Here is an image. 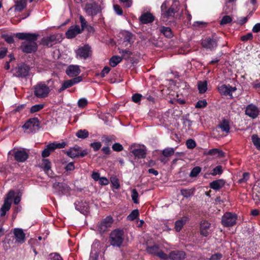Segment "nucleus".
Returning a JSON list of instances; mask_svg holds the SVG:
<instances>
[{"instance_id":"37998d69","label":"nucleus","mask_w":260,"mask_h":260,"mask_svg":"<svg viewBox=\"0 0 260 260\" xmlns=\"http://www.w3.org/2000/svg\"><path fill=\"white\" fill-rule=\"evenodd\" d=\"M185 220L179 219L176 221L175 223V229L176 232H179L181 231L184 225L185 224Z\"/></svg>"},{"instance_id":"338daca9","label":"nucleus","mask_w":260,"mask_h":260,"mask_svg":"<svg viewBox=\"0 0 260 260\" xmlns=\"http://www.w3.org/2000/svg\"><path fill=\"white\" fill-rule=\"evenodd\" d=\"M3 38L5 41L9 44H12L14 42L13 37L12 36L5 35L3 36Z\"/></svg>"},{"instance_id":"72a5a7b5","label":"nucleus","mask_w":260,"mask_h":260,"mask_svg":"<svg viewBox=\"0 0 260 260\" xmlns=\"http://www.w3.org/2000/svg\"><path fill=\"white\" fill-rule=\"evenodd\" d=\"M101 141L107 146H109L115 141V136L103 135L101 137Z\"/></svg>"},{"instance_id":"a878e982","label":"nucleus","mask_w":260,"mask_h":260,"mask_svg":"<svg viewBox=\"0 0 260 260\" xmlns=\"http://www.w3.org/2000/svg\"><path fill=\"white\" fill-rule=\"evenodd\" d=\"M204 154L208 155L214 156L219 158H222L225 156V153L222 150L218 148L210 149L205 152Z\"/></svg>"},{"instance_id":"aec40b11","label":"nucleus","mask_w":260,"mask_h":260,"mask_svg":"<svg viewBox=\"0 0 260 260\" xmlns=\"http://www.w3.org/2000/svg\"><path fill=\"white\" fill-rule=\"evenodd\" d=\"M211 224L207 220L201 221L200 226V234L203 237H207L210 234Z\"/></svg>"},{"instance_id":"c9c22d12","label":"nucleus","mask_w":260,"mask_h":260,"mask_svg":"<svg viewBox=\"0 0 260 260\" xmlns=\"http://www.w3.org/2000/svg\"><path fill=\"white\" fill-rule=\"evenodd\" d=\"M159 31L168 38H171L173 36L172 29L169 27L161 26L159 28Z\"/></svg>"},{"instance_id":"c85d7f7f","label":"nucleus","mask_w":260,"mask_h":260,"mask_svg":"<svg viewBox=\"0 0 260 260\" xmlns=\"http://www.w3.org/2000/svg\"><path fill=\"white\" fill-rule=\"evenodd\" d=\"M66 143L63 142L61 143L53 142L49 143L46 145L49 153L51 154V152H53L56 149L63 148L66 147Z\"/></svg>"},{"instance_id":"f257e3e1","label":"nucleus","mask_w":260,"mask_h":260,"mask_svg":"<svg viewBox=\"0 0 260 260\" xmlns=\"http://www.w3.org/2000/svg\"><path fill=\"white\" fill-rule=\"evenodd\" d=\"M39 34L35 33L18 32L15 36L20 40H24L21 44L19 49L26 54L36 52L38 48L37 43Z\"/></svg>"},{"instance_id":"0e129e2a","label":"nucleus","mask_w":260,"mask_h":260,"mask_svg":"<svg viewBox=\"0 0 260 260\" xmlns=\"http://www.w3.org/2000/svg\"><path fill=\"white\" fill-rule=\"evenodd\" d=\"M253 39V35L251 32H249L245 35L241 37V40L243 42H246L248 40H251Z\"/></svg>"},{"instance_id":"1a4fd4ad","label":"nucleus","mask_w":260,"mask_h":260,"mask_svg":"<svg viewBox=\"0 0 260 260\" xmlns=\"http://www.w3.org/2000/svg\"><path fill=\"white\" fill-rule=\"evenodd\" d=\"M75 53L77 58L86 59L92 54L91 48L88 44L84 45L77 49Z\"/></svg>"},{"instance_id":"412c9836","label":"nucleus","mask_w":260,"mask_h":260,"mask_svg":"<svg viewBox=\"0 0 260 260\" xmlns=\"http://www.w3.org/2000/svg\"><path fill=\"white\" fill-rule=\"evenodd\" d=\"M186 257V253L182 250H173L169 253V259L171 260H183Z\"/></svg>"},{"instance_id":"f8f14e48","label":"nucleus","mask_w":260,"mask_h":260,"mask_svg":"<svg viewBox=\"0 0 260 260\" xmlns=\"http://www.w3.org/2000/svg\"><path fill=\"white\" fill-rule=\"evenodd\" d=\"M85 11L87 15L94 16L101 11V7L95 2L87 3L85 5Z\"/></svg>"},{"instance_id":"69168bd1","label":"nucleus","mask_w":260,"mask_h":260,"mask_svg":"<svg viewBox=\"0 0 260 260\" xmlns=\"http://www.w3.org/2000/svg\"><path fill=\"white\" fill-rule=\"evenodd\" d=\"M79 20H80V21L81 23V29L82 30V31H83L87 25V22H86L85 19L84 18V17L82 15H80L79 16Z\"/></svg>"},{"instance_id":"2f4dec72","label":"nucleus","mask_w":260,"mask_h":260,"mask_svg":"<svg viewBox=\"0 0 260 260\" xmlns=\"http://www.w3.org/2000/svg\"><path fill=\"white\" fill-rule=\"evenodd\" d=\"M11 202L5 200L3 205L0 209V216H4L7 212L9 211L11 207Z\"/></svg>"},{"instance_id":"a211bd4d","label":"nucleus","mask_w":260,"mask_h":260,"mask_svg":"<svg viewBox=\"0 0 260 260\" xmlns=\"http://www.w3.org/2000/svg\"><path fill=\"white\" fill-rule=\"evenodd\" d=\"M245 112L246 115L253 119L256 118L259 112L258 108L253 104L247 105Z\"/></svg>"},{"instance_id":"0eeeda50","label":"nucleus","mask_w":260,"mask_h":260,"mask_svg":"<svg viewBox=\"0 0 260 260\" xmlns=\"http://www.w3.org/2000/svg\"><path fill=\"white\" fill-rule=\"evenodd\" d=\"M179 10V2H174L171 7L161 15V19L164 21H167L170 18H173Z\"/></svg>"},{"instance_id":"864d4df0","label":"nucleus","mask_w":260,"mask_h":260,"mask_svg":"<svg viewBox=\"0 0 260 260\" xmlns=\"http://www.w3.org/2000/svg\"><path fill=\"white\" fill-rule=\"evenodd\" d=\"M186 145L187 148L192 149L196 147L197 144L194 140L190 139L186 141Z\"/></svg>"},{"instance_id":"774afa93","label":"nucleus","mask_w":260,"mask_h":260,"mask_svg":"<svg viewBox=\"0 0 260 260\" xmlns=\"http://www.w3.org/2000/svg\"><path fill=\"white\" fill-rule=\"evenodd\" d=\"M222 257V254L220 253H216L212 254L209 258V260H219Z\"/></svg>"},{"instance_id":"5fc2aeb1","label":"nucleus","mask_w":260,"mask_h":260,"mask_svg":"<svg viewBox=\"0 0 260 260\" xmlns=\"http://www.w3.org/2000/svg\"><path fill=\"white\" fill-rule=\"evenodd\" d=\"M249 173L248 172H244L243 174L242 177L238 180V183L241 184L246 183L249 179Z\"/></svg>"},{"instance_id":"de8ad7c7","label":"nucleus","mask_w":260,"mask_h":260,"mask_svg":"<svg viewBox=\"0 0 260 260\" xmlns=\"http://www.w3.org/2000/svg\"><path fill=\"white\" fill-rule=\"evenodd\" d=\"M44 107V104H37L32 106L30 109V113H34L40 111Z\"/></svg>"},{"instance_id":"ddd939ff","label":"nucleus","mask_w":260,"mask_h":260,"mask_svg":"<svg viewBox=\"0 0 260 260\" xmlns=\"http://www.w3.org/2000/svg\"><path fill=\"white\" fill-rule=\"evenodd\" d=\"M39 167L43 169L45 173L50 177L52 178L54 173L51 170L52 164L49 159L43 158L42 162Z\"/></svg>"},{"instance_id":"c03bdc74","label":"nucleus","mask_w":260,"mask_h":260,"mask_svg":"<svg viewBox=\"0 0 260 260\" xmlns=\"http://www.w3.org/2000/svg\"><path fill=\"white\" fill-rule=\"evenodd\" d=\"M98 259L99 251L96 248H94L93 246H92L89 260H98Z\"/></svg>"},{"instance_id":"5701e85b","label":"nucleus","mask_w":260,"mask_h":260,"mask_svg":"<svg viewBox=\"0 0 260 260\" xmlns=\"http://www.w3.org/2000/svg\"><path fill=\"white\" fill-rule=\"evenodd\" d=\"M65 153L72 158H75L77 157H83L88 154V152L87 149H84L80 152H78L69 149L68 151L65 152Z\"/></svg>"},{"instance_id":"6e6d98bb","label":"nucleus","mask_w":260,"mask_h":260,"mask_svg":"<svg viewBox=\"0 0 260 260\" xmlns=\"http://www.w3.org/2000/svg\"><path fill=\"white\" fill-rule=\"evenodd\" d=\"M90 146L93 149L94 152H96L101 148L102 144L100 142H95L90 143Z\"/></svg>"},{"instance_id":"a19ab883","label":"nucleus","mask_w":260,"mask_h":260,"mask_svg":"<svg viewBox=\"0 0 260 260\" xmlns=\"http://www.w3.org/2000/svg\"><path fill=\"white\" fill-rule=\"evenodd\" d=\"M252 142L258 150L260 151V138L256 134H254L251 136Z\"/></svg>"},{"instance_id":"f3484780","label":"nucleus","mask_w":260,"mask_h":260,"mask_svg":"<svg viewBox=\"0 0 260 260\" xmlns=\"http://www.w3.org/2000/svg\"><path fill=\"white\" fill-rule=\"evenodd\" d=\"M57 35L52 34L49 36L43 37L41 41L40 44L47 46L48 47H51L52 46L53 44L56 43Z\"/></svg>"},{"instance_id":"58836bf2","label":"nucleus","mask_w":260,"mask_h":260,"mask_svg":"<svg viewBox=\"0 0 260 260\" xmlns=\"http://www.w3.org/2000/svg\"><path fill=\"white\" fill-rule=\"evenodd\" d=\"M122 61V58L119 56H113L109 60V64L112 67H116L119 63Z\"/></svg>"},{"instance_id":"f03ea898","label":"nucleus","mask_w":260,"mask_h":260,"mask_svg":"<svg viewBox=\"0 0 260 260\" xmlns=\"http://www.w3.org/2000/svg\"><path fill=\"white\" fill-rule=\"evenodd\" d=\"M124 241V231L120 228L113 230L109 235V242L114 247L120 248Z\"/></svg>"},{"instance_id":"f704fd0d","label":"nucleus","mask_w":260,"mask_h":260,"mask_svg":"<svg viewBox=\"0 0 260 260\" xmlns=\"http://www.w3.org/2000/svg\"><path fill=\"white\" fill-rule=\"evenodd\" d=\"M195 190L194 187L190 189H181L180 193L184 198H188L194 194Z\"/></svg>"},{"instance_id":"4468645a","label":"nucleus","mask_w":260,"mask_h":260,"mask_svg":"<svg viewBox=\"0 0 260 260\" xmlns=\"http://www.w3.org/2000/svg\"><path fill=\"white\" fill-rule=\"evenodd\" d=\"M15 160L18 162H23L29 157L28 152L24 149L18 150L13 154Z\"/></svg>"},{"instance_id":"ea45409f","label":"nucleus","mask_w":260,"mask_h":260,"mask_svg":"<svg viewBox=\"0 0 260 260\" xmlns=\"http://www.w3.org/2000/svg\"><path fill=\"white\" fill-rule=\"evenodd\" d=\"M89 135L88 131L85 129H79L76 133V136L81 139H85L88 138Z\"/></svg>"},{"instance_id":"c756f323","label":"nucleus","mask_w":260,"mask_h":260,"mask_svg":"<svg viewBox=\"0 0 260 260\" xmlns=\"http://www.w3.org/2000/svg\"><path fill=\"white\" fill-rule=\"evenodd\" d=\"M217 127L226 133H229L230 132V121L225 118L222 119V121L217 125Z\"/></svg>"},{"instance_id":"4c0bfd02","label":"nucleus","mask_w":260,"mask_h":260,"mask_svg":"<svg viewBox=\"0 0 260 260\" xmlns=\"http://www.w3.org/2000/svg\"><path fill=\"white\" fill-rule=\"evenodd\" d=\"M159 247L157 245H153L152 246H148L146 248V251L149 254L156 255L159 251Z\"/></svg>"},{"instance_id":"423d86ee","label":"nucleus","mask_w":260,"mask_h":260,"mask_svg":"<svg viewBox=\"0 0 260 260\" xmlns=\"http://www.w3.org/2000/svg\"><path fill=\"white\" fill-rule=\"evenodd\" d=\"M24 129L28 130L29 133H35L40 128V122L37 117L28 119L22 126Z\"/></svg>"},{"instance_id":"09e8293b","label":"nucleus","mask_w":260,"mask_h":260,"mask_svg":"<svg viewBox=\"0 0 260 260\" xmlns=\"http://www.w3.org/2000/svg\"><path fill=\"white\" fill-rule=\"evenodd\" d=\"M201 171V168L197 166L194 167L190 171L189 176L191 178L196 177Z\"/></svg>"},{"instance_id":"9d476101","label":"nucleus","mask_w":260,"mask_h":260,"mask_svg":"<svg viewBox=\"0 0 260 260\" xmlns=\"http://www.w3.org/2000/svg\"><path fill=\"white\" fill-rule=\"evenodd\" d=\"M202 46L207 50L212 51L215 50L217 47V40L216 37H207L202 40Z\"/></svg>"},{"instance_id":"39448f33","label":"nucleus","mask_w":260,"mask_h":260,"mask_svg":"<svg viewBox=\"0 0 260 260\" xmlns=\"http://www.w3.org/2000/svg\"><path fill=\"white\" fill-rule=\"evenodd\" d=\"M29 67L24 63H21L13 70V75L18 78H25L28 76Z\"/></svg>"},{"instance_id":"2eb2a0df","label":"nucleus","mask_w":260,"mask_h":260,"mask_svg":"<svg viewBox=\"0 0 260 260\" xmlns=\"http://www.w3.org/2000/svg\"><path fill=\"white\" fill-rule=\"evenodd\" d=\"M75 208L81 213L87 215L89 212V206L88 204L83 201H77L74 203Z\"/></svg>"},{"instance_id":"603ef678","label":"nucleus","mask_w":260,"mask_h":260,"mask_svg":"<svg viewBox=\"0 0 260 260\" xmlns=\"http://www.w3.org/2000/svg\"><path fill=\"white\" fill-rule=\"evenodd\" d=\"M232 21V18L229 15L224 16L221 20H220V25H225L226 24H229Z\"/></svg>"},{"instance_id":"13d9d810","label":"nucleus","mask_w":260,"mask_h":260,"mask_svg":"<svg viewBox=\"0 0 260 260\" xmlns=\"http://www.w3.org/2000/svg\"><path fill=\"white\" fill-rule=\"evenodd\" d=\"M207 102L206 100H199L196 104V108H203L207 106Z\"/></svg>"},{"instance_id":"473e14b6","label":"nucleus","mask_w":260,"mask_h":260,"mask_svg":"<svg viewBox=\"0 0 260 260\" xmlns=\"http://www.w3.org/2000/svg\"><path fill=\"white\" fill-rule=\"evenodd\" d=\"M217 90L219 93L222 95L230 96L229 85H226L225 84H222L221 85H218L217 87Z\"/></svg>"},{"instance_id":"393cba45","label":"nucleus","mask_w":260,"mask_h":260,"mask_svg":"<svg viewBox=\"0 0 260 260\" xmlns=\"http://www.w3.org/2000/svg\"><path fill=\"white\" fill-rule=\"evenodd\" d=\"M154 20V17L149 12H146L142 14L139 18V20L142 24L151 23Z\"/></svg>"},{"instance_id":"4be33fe9","label":"nucleus","mask_w":260,"mask_h":260,"mask_svg":"<svg viewBox=\"0 0 260 260\" xmlns=\"http://www.w3.org/2000/svg\"><path fill=\"white\" fill-rule=\"evenodd\" d=\"M13 233L16 242L19 243L20 244H22L24 242L25 234L21 229H14Z\"/></svg>"},{"instance_id":"bf43d9fd","label":"nucleus","mask_w":260,"mask_h":260,"mask_svg":"<svg viewBox=\"0 0 260 260\" xmlns=\"http://www.w3.org/2000/svg\"><path fill=\"white\" fill-rule=\"evenodd\" d=\"M156 256L163 260H168L169 259V254L168 255L162 250L159 251Z\"/></svg>"},{"instance_id":"4d7b16f0","label":"nucleus","mask_w":260,"mask_h":260,"mask_svg":"<svg viewBox=\"0 0 260 260\" xmlns=\"http://www.w3.org/2000/svg\"><path fill=\"white\" fill-rule=\"evenodd\" d=\"M88 104V101L85 98H81L78 100V106L80 108H84Z\"/></svg>"},{"instance_id":"a18cd8bd","label":"nucleus","mask_w":260,"mask_h":260,"mask_svg":"<svg viewBox=\"0 0 260 260\" xmlns=\"http://www.w3.org/2000/svg\"><path fill=\"white\" fill-rule=\"evenodd\" d=\"M175 153L174 148L168 147L163 150L162 154L165 157H168L173 155Z\"/></svg>"},{"instance_id":"6e6552de","label":"nucleus","mask_w":260,"mask_h":260,"mask_svg":"<svg viewBox=\"0 0 260 260\" xmlns=\"http://www.w3.org/2000/svg\"><path fill=\"white\" fill-rule=\"evenodd\" d=\"M237 219V215L231 212H225L222 217L221 224L224 227H231L234 226Z\"/></svg>"},{"instance_id":"7c9ffc66","label":"nucleus","mask_w":260,"mask_h":260,"mask_svg":"<svg viewBox=\"0 0 260 260\" xmlns=\"http://www.w3.org/2000/svg\"><path fill=\"white\" fill-rule=\"evenodd\" d=\"M131 152L136 157L138 158H145L146 157V151L142 148H135Z\"/></svg>"},{"instance_id":"e2e57ef3","label":"nucleus","mask_w":260,"mask_h":260,"mask_svg":"<svg viewBox=\"0 0 260 260\" xmlns=\"http://www.w3.org/2000/svg\"><path fill=\"white\" fill-rule=\"evenodd\" d=\"M142 95L140 93H135L132 96V101L135 103H138L142 99Z\"/></svg>"},{"instance_id":"bb28decb","label":"nucleus","mask_w":260,"mask_h":260,"mask_svg":"<svg viewBox=\"0 0 260 260\" xmlns=\"http://www.w3.org/2000/svg\"><path fill=\"white\" fill-rule=\"evenodd\" d=\"M225 184V181L223 179H217L210 182L209 184L210 187L215 190H218L222 188Z\"/></svg>"},{"instance_id":"9b49d317","label":"nucleus","mask_w":260,"mask_h":260,"mask_svg":"<svg viewBox=\"0 0 260 260\" xmlns=\"http://www.w3.org/2000/svg\"><path fill=\"white\" fill-rule=\"evenodd\" d=\"M83 80L82 76H78L77 77L73 78L70 80H65L62 84L61 86L58 89V92L61 93L65 89L70 88L73 85L78 84Z\"/></svg>"},{"instance_id":"20e7f679","label":"nucleus","mask_w":260,"mask_h":260,"mask_svg":"<svg viewBox=\"0 0 260 260\" xmlns=\"http://www.w3.org/2000/svg\"><path fill=\"white\" fill-rule=\"evenodd\" d=\"M114 219L111 215L106 216L105 218L99 221L96 224V230L100 234H103L111 227Z\"/></svg>"},{"instance_id":"dca6fc26","label":"nucleus","mask_w":260,"mask_h":260,"mask_svg":"<svg viewBox=\"0 0 260 260\" xmlns=\"http://www.w3.org/2000/svg\"><path fill=\"white\" fill-rule=\"evenodd\" d=\"M80 73L81 70L78 65H69L66 70V74L70 77H77Z\"/></svg>"},{"instance_id":"b1692460","label":"nucleus","mask_w":260,"mask_h":260,"mask_svg":"<svg viewBox=\"0 0 260 260\" xmlns=\"http://www.w3.org/2000/svg\"><path fill=\"white\" fill-rule=\"evenodd\" d=\"M121 35L123 38L124 42L126 43L125 44V46H126L127 44L131 45L134 42L135 40V35L127 31L122 32Z\"/></svg>"},{"instance_id":"7ed1b4c3","label":"nucleus","mask_w":260,"mask_h":260,"mask_svg":"<svg viewBox=\"0 0 260 260\" xmlns=\"http://www.w3.org/2000/svg\"><path fill=\"white\" fill-rule=\"evenodd\" d=\"M34 95L38 98H45L50 91L49 86L43 82H41L34 86Z\"/></svg>"},{"instance_id":"8fccbe9b","label":"nucleus","mask_w":260,"mask_h":260,"mask_svg":"<svg viewBox=\"0 0 260 260\" xmlns=\"http://www.w3.org/2000/svg\"><path fill=\"white\" fill-rule=\"evenodd\" d=\"M131 197L135 204L139 203V193L136 188L133 189L132 190Z\"/></svg>"},{"instance_id":"e433bc0d","label":"nucleus","mask_w":260,"mask_h":260,"mask_svg":"<svg viewBox=\"0 0 260 260\" xmlns=\"http://www.w3.org/2000/svg\"><path fill=\"white\" fill-rule=\"evenodd\" d=\"M207 81L205 80L203 81H200L198 83V88L199 92L201 94L204 93L207 90Z\"/></svg>"},{"instance_id":"cd10ccee","label":"nucleus","mask_w":260,"mask_h":260,"mask_svg":"<svg viewBox=\"0 0 260 260\" xmlns=\"http://www.w3.org/2000/svg\"><path fill=\"white\" fill-rule=\"evenodd\" d=\"M15 5L13 7L15 12H22L27 6V0H14Z\"/></svg>"},{"instance_id":"6ab92c4d","label":"nucleus","mask_w":260,"mask_h":260,"mask_svg":"<svg viewBox=\"0 0 260 260\" xmlns=\"http://www.w3.org/2000/svg\"><path fill=\"white\" fill-rule=\"evenodd\" d=\"M82 31V30L78 25H72L70 26L69 29L66 31V36L68 39H73L77 35L81 33Z\"/></svg>"},{"instance_id":"052dcab7","label":"nucleus","mask_w":260,"mask_h":260,"mask_svg":"<svg viewBox=\"0 0 260 260\" xmlns=\"http://www.w3.org/2000/svg\"><path fill=\"white\" fill-rule=\"evenodd\" d=\"M56 186H57L59 189L61 191H65L66 188L68 187L67 184L60 182L55 183L53 185V186L55 187Z\"/></svg>"},{"instance_id":"3c124183","label":"nucleus","mask_w":260,"mask_h":260,"mask_svg":"<svg viewBox=\"0 0 260 260\" xmlns=\"http://www.w3.org/2000/svg\"><path fill=\"white\" fill-rule=\"evenodd\" d=\"M223 172L222 167L220 165H218L214 168L212 172L211 173V175L213 176H215L216 175H221Z\"/></svg>"},{"instance_id":"49530a36","label":"nucleus","mask_w":260,"mask_h":260,"mask_svg":"<svg viewBox=\"0 0 260 260\" xmlns=\"http://www.w3.org/2000/svg\"><path fill=\"white\" fill-rule=\"evenodd\" d=\"M119 53L122 54L121 57L122 59L128 60L132 55V52L127 50H121L119 51Z\"/></svg>"},{"instance_id":"680f3d73","label":"nucleus","mask_w":260,"mask_h":260,"mask_svg":"<svg viewBox=\"0 0 260 260\" xmlns=\"http://www.w3.org/2000/svg\"><path fill=\"white\" fill-rule=\"evenodd\" d=\"M112 148L114 151L116 152L121 151L123 149L122 145L119 143H114L112 145Z\"/></svg>"},{"instance_id":"79ce46f5","label":"nucleus","mask_w":260,"mask_h":260,"mask_svg":"<svg viewBox=\"0 0 260 260\" xmlns=\"http://www.w3.org/2000/svg\"><path fill=\"white\" fill-rule=\"evenodd\" d=\"M139 211L138 209H135L127 216V219L129 221H133L138 218Z\"/></svg>"}]
</instances>
